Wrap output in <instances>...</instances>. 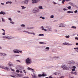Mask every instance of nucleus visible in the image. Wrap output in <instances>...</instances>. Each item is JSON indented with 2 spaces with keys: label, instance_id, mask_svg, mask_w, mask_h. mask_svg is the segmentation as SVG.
<instances>
[{
  "label": "nucleus",
  "instance_id": "obj_37",
  "mask_svg": "<svg viewBox=\"0 0 78 78\" xmlns=\"http://www.w3.org/2000/svg\"><path fill=\"white\" fill-rule=\"evenodd\" d=\"M10 23H11L12 24H14V22L12 21V20L10 22Z\"/></svg>",
  "mask_w": 78,
  "mask_h": 78
},
{
  "label": "nucleus",
  "instance_id": "obj_64",
  "mask_svg": "<svg viewBox=\"0 0 78 78\" xmlns=\"http://www.w3.org/2000/svg\"><path fill=\"white\" fill-rule=\"evenodd\" d=\"M23 78H29L28 77H23Z\"/></svg>",
  "mask_w": 78,
  "mask_h": 78
},
{
  "label": "nucleus",
  "instance_id": "obj_32",
  "mask_svg": "<svg viewBox=\"0 0 78 78\" xmlns=\"http://www.w3.org/2000/svg\"><path fill=\"white\" fill-rule=\"evenodd\" d=\"M50 18L53 19L54 18V15H51L50 16Z\"/></svg>",
  "mask_w": 78,
  "mask_h": 78
},
{
  "label": "nucleus",
  "instance_id": "obj_21",
  "mask_svg": "<svg viewBox=\"0 0 78 78\" xmlns=\"http://www.w3.org/2000/svg\"><path fill=\"white\" fill-rule=\"evenodd\" d=\"M34 27H27L26 28L27 29H33Z\"/></svg>",
  "mask_w": 78,
  "mask_h": 78
},
{
  "label": "nucleus",
  "instance_id": "obj_1",
  "mask_svg": "<svg viewBox=\"0 0 78 78\" xmlns=\"http://www.w3.org/2000/svg\"><path fill=\"white\" fill-rule=\"evenodd\" d=\"M41 28L42 30H43V31H51V28L49 26H46L45 27V28H44V27L42 26L41 27Z\"/></svg>",
  "mask_w": 78,
  "mask_h": 78
},
{
  "label": "nucleus",
  "instance_id": "obj_61",
  "mask_svg": "<svg viewBox=\"0 0 78 78\" xmlns=\"http://www.w3.org/2000/svg\"><path fill=\"white\" fill-rule=\"evenodd\" d=\"M72 71H75V69H72Z\"/></svg>",
  "mask_w": 78,
  "mask_h": 78
},
{
  "label": "nucleus",
  "instance_id": "obj_11",
  "mask_svg": "<svg viewBox=\"0 0 78 78\" xmlns=\"http://www.w3.org/2000/svg\"><path fill=\"white\" fill-rule=\"evenodd\" d=\"M17 67H18V69H19V70H20V69H23V66H18Z\"/></svg>",
  "mask_w": 78,
  "mask_h": 78
},
{
  "label": "nucleus",
  "instance_id": "obj_6",
  "mask_svg": "<svg viewBox=\"0 0 78 78\" xmlns=\"http://www.w3.org/2000/svg\"><path fill=\"white\" fill-rule=\"evenodd\" d=\"M62 68L63 69V70H69V67H67L64 65H62Z\"/></svg>",
  "mask_w": 78,
  "mask_h": 78
},
{
  "label": "nucleus",
  "instance_id": "obj_60",
  "mask_svg": "<svg viewBox=\"0 0 78 78\" xmlns=\"http://www.w3.org/2000/svg\"><path fill=\"white\" fill-rule=\"evenodd\" d=\"M49 78H54L51 76H50L49 77Z\"/></svg>",
  "mask_w": 78,
  "mask_h": 78
},
{
  "label": "nucleus",
  "instance_id": "obj_41",
  "mask_svg": "<svg viewBox=\"0 0 78 78\" xmlns=\"http://www.w3.org/2000/svg\"><path fill=\"white\" fill-rule=\"evenodd\" d=\"M65 1H66L65 0H63L62 1V4H64V2H65Z\"/></svg>",
  "mask_w": 78,
  "mask_h": 78
},
{
  "label": "nucleus",
  "instance_id": "obj_44",
  "mask_svg": "<svg viewBox=\"0 0 78 78\" xmlns=\"http://www.w3.org/2000/svg\"><path fill=\"white\" fill-rule=\"evenodd\" d=\"M33 77H32V78H37V77H36V76H33L32 75Z\"/></svg>",
  "mask_w": 78,
  "mask_h": 78
},
{
  "label": "nucleus",
  "instance_id": "obj_27",
  "mask_svg": "<svg viewBox=\"0 0 78 78\" xmlns=\"http://www.w3.org/2000/svg\"><path fill=\"white\" fill-rule=\"evenodd\" d=\"M23 33H28V34H29V32L27 30H24L23 31Z\"/></svg>",
  "mask_w": 78,
  "mask_h": 78
},
{
  "label": "nucleus",
  "instance_id": "obj_43",
  "mask_svg": "<svg viewBox=\"0 0 78 78\" xmlns=\"http://www.w3.org/2000/svg\"><path fill=\"white\" fill-rule=\"evenodd\" d=\"M39 44H44V42H40Z\"/></svg>",
  "mask_w": 78,
  "mask_h": 78
},
{
  "label": "nucleus",
  "instance_id": "obj_29",
  "mask_svg": "<svg viewBox=\"0 0 78 78\" xmlns=\"http://www.w3.org/2000/svg\"><path fill=\"white\" fill-rule=\"evenodd\" d=\"M7 55L5 53H2V56H6Z\"/></svg>",
  "mask_w": 78,
  "mask_h": 78
},
{
  "label": "nucleus",
  "instance_id": "obj_45",
  "mask_svg": "<svg viewBox=\"0 0 78 78\" xmlns=\"http://www.w3.org/2000/svg\"><path fill=\"white\" fill-rule=\"evenodd\" d=\"M18 51H19V53H22V51L21 50H19Z\"/></svg>",
  "mask_w": 78,
  "mask_h": 78
},
{
  "label": "nucleus",
  "instance_id": "obj_56",
  "mask_svg": "<svg viewBox=\"0 0 78 78\" xmlns=\"http://www.w3.org/2000/svg\"><path fill=\"white\" fill-rule=\"evenodd\" d=\"M75 39H76V40H78V37H75Z\"/></svg>",
  "mask_w": 78,
  "mask_h": 78
},
{
  "label": "nucleus",
  "instance_id": "obj_47",
  "mask_svg": "<svg viewBox=\"0 0 78 78\" xmlns=\"http://www.w3.org/2000/svg\"><path fill=\"white\" fill-rule=\"evenodd\" d=\"M73 69H76V66H73V67H72Z\"/></svg>",
  "mask_w": 78,
  "mask_h": 78
},
{
  "label": "nucleus",
  "instance_id": "obj_14",
  "mask_svg": "<svg viewBox=\"0 0 78 78\" xmlns=\"http://www.w3.org/2000/svg\"><path fill=\"white\" fill-rule=\"evenodd\" d=\"M70 64H75V62L74 61L72 60L70 61Z\"/></svg>",
  "mask_w": 78,
  "mask_h": 78
},
{
  "label": "nucleus",
  "instance_id": "obj_40",
  "mask_svg": "<svg viewBox=\"0 0 78 78\" xmlns=\"http://www.w3.org/2000/svg\"><path fill=\"white\" fill-rule=\"evenodd\" d=\"M69 69H71L72 68V67L71 65H69Z\"/></svg>",
  "mask_w": 78,
  "mask_h": 78
},
{
  "label": "nucleus",
  "instance_id": "obj_28",
  "mask_svg": "<svg viewBox=\"0 0 78 78\" xmlns=\"http://www.w3.org/2000/svg\"><path fill=\"white\" fill-rule=\"evenodd\" d=\"M54 58H56L57 59H58V58H59V57L58 56H55L54 57Z\"/></svg>",
  "mask_w": 78,
  "mask_h": 78
},
{
  "label": "nucleus",
  "instance_id": "obj_25",
  "mask_svg": "<svg viewBox=\"0 0 78 78\" xmlns=\"http://www.w3.org/2000/svg\"><path fill=\"white\" fill-rule=\"evenodd\" d=\"M71 73H73V74H74V75H76L77 73H76V72H71Z\"/></svg>",
  "mask_w": 78,
  "mask_h": 78
},
{
  "label": "nucleus",
  "instance_id": "obj_46",
  "mask_svg": "<svg viewBox=\"0 0 78 78\" xmlns=\"http://www.w3.org/2000/svg\"><path fill=\"white\" fill-rule=\"evenodd\" d=\"M16 72H17V73H19V72H20V71L19 70H17L16 71Z\"/></svg>",
  "mask_w": 78,
  "mask_h": 78
},
{
  "label": "nucleus",
  "instance_id": "obj_7",
  "mask_svg": "<svg viewBox=\"0 0 78 78\" xmlns=\"http://www.w3.org/2000/svg\"><path fill=\"white\" fill-rule=\"evenodd\" d=\"M0 68H1V69H5V70H9V69L8 68V67H5L4 66H0Z\"/></svg>",
  "mask_w": 78,
  "mask_h": 78
},
{
  "label": "nucleus",
  "instance_id": "obj_42",
  "mask_svg": "<svg viewBox=\"0 0 78 78\" xmlns=\"http://www.w3.org/2000/svg\"><path fill=\"white\" fill-rule=\"evenodd\" d=\"M68 45H69V46H72V45H73V44H72L68 43Z\"/></svg>",
  "mask_w": 78,
  "mask_h": 78
},
{
  "label": "nucleus",
  "instance_id": "obj_12",
  "mask_svg": "<svg viewBox=\"0 0 78 78\" xmlns=\"http://www.w3.org/2000/svg\"><path fill=\"white\" fill-rule=\"evenodd\" d=\"M27 70H31L32 72H34V69H32V68H31L30 67H28L27 68Z\"/></svg>",
  "mask_w": 78,
  "mask_h": 78
},
{
  "label": "nucleus",
  "instance_id": "obj_54",
  "mask_svg": "<svg viewBox=\"0 0 78 78\" xmlns=\"http://www.w3.org/2000/svg\"><path fill=\"white\" fill-rule=\"evenodd\" d=\"M17 12H18V13H20V11L19 10H17Z\"/></svg>",
  "mask_w": 78,
  "mask_h": 78
},
{
  "label": "nucleus",
  "instance_id": "obj_24",
  "mask_svg": "<svg viewBox=\"0 0 78 78\" xmlns=\"http://www.w3.org/2000/svg\"><path fill=\"white\" fill-rule=\"evenodd\" d=\"M1 19L2 20V22H5V19H4V18H3L2 17Z\"/></svg>",
  "mask_w": 78,
  "mask_h": 78
},
{
  "label": "nucleus",
  "instance_id": "obj_51",
  "mask_svg": "<svg viewBox=\"0 0 78 78\" xmlns=\"http://www.w3.org/2000/svg\"><path fill=\"white\" fill-rule=\"evenodd\" d=\"M23 73H26V72L25 71V70H23Z\"/></svg>",
  "mask_w": 78,
  "mask_h": 78
},
{
  "label": "nucleus",
  "instance_id": "obj_62",
  "mask_svg": "<svg viewBox=\"0 0 78 78\" xmlns=\"http://www.w3.org/2000/svg\"><path fill=\"white\" fill-rule=\"evenodd\" d=\"M64 76H62L60 78H64Z\"/></svg>",
  "mask_w": 78,
  "mask_h": 78
},
{
  "label": "nucleus",
  "instance_id": "obj_15",
  "mask_svg": "<svg viewBox=\"0 0 78 78\" xmlns=\"http://www.w3.org/2000/svg\"><path fill=\"white\" fill-rule=\"evenodd\" d=\"M15 76H19V77H21V76H22V75L19 74L18 73H16V75H15Z\"/></svg>",
  "mask_w": 78,
  "mask_h": 78
},
{
  "label": "nucleus",
  "instance_id": "obj_2",
  "mask_svg": "<svg viewBox=\"0 0 78 78\" xmlns=\"http://www.w3.org/2000/svg\"><path fill=\"white\" fill-rule=\"evenodd\" d=\"M26 63L27 65H30L32 63V62L31 61V58H28L26 59Z\"/></svg>",
  "mask_w": 78,
  "mask_h": 78
},
{
  "label": "nucleus",
  "instance_id": "obj_13",
  "mask_svg": "<svg viewBox=\"0 0 78 78\" xmlns=\"http://www.w3.org/2000/svg\"><path fill=\"white\" fill-rule=\"evenodd\" d=\"M0 14H3V15H6V12H4L3 11H1V12H0Z\"/></svg>",
  "mask_w": 78,
  "mask_h": 78
},
{
  "label": "nucleus",
  "instance_id": "obj_34",
  "mask_svg": "<svg viewBox=\"0 0 78 78\" xmlns=\"http://www.w3.org/2000/svg\"><path fill=\"white\" fill-rule=\"evenodd\" d=\"M20 26L21 27H25V24H21L20 25Z\"/></svg>",
  "mask_w": 78,
  "mask_h": 78
},
{
  "label": "nucleus",
  "instance_id": "obj_63",
  "mask_svg": "<svg viewBox=\"0 0 78 78\" xmlns=\"http://www.w3.org/2000/svg\"><path fill=\"white\" fill-rule=\"evenodd\" d=\"M76 45H78V43H76Z\"/></svg>",
  "mask_w": 78,
  "mask_h": 78
},
{
  "label": "nucleus",
  "instance_id": "obj_5",
  "mask_svg": "<svg viewBox=\"0 0 78 78\" xmlns=\"http://www.w3.org/2000/svg\"><path fill=\"white\" fill-rule=\"evenodd\" d=\"M29 0H26L22 1L21 2L23 5H27L28 3Z\"/></svg>",
  "mask_w": 78,
  "mask_h": 78
},
{
  "label": "nucleus",
  "instance_id": "obj_4",
  "mask_svg": "<svg viewBox=\"0 0 78 78\" xmlns=\"http://www.w3.org/2000/svg\"><path fill=\"white\" fill-rule=\"evenodd\" d=\"M36 9H37V8L36 7L32 10V12L33 13H38L39 12V9L37 10Z\"/></svg>",
  "mask_w": 78,
  "mask_h": 78
},
{
  "label": "nucleus",
  "instance_id": "obj_26",
  "mask_svg": "<svg viewBox=\"0 0 78 78\" xmlns=\"http://www.w3.org/2000/svg\"><path fill=\"white\" fill-rule=\"evenodd\" d=\"M39 36H44V35L43 34H41L38 35Z\"/></svg>",
  "mask_w": 78,
  "mask_h": 78
},
{
  "label": "nucleus",
  "instance_id": "obj_20",
  "mask_svg": "<svg viewBox=\"0 0 78 78\" xmlns=\"http://www.w3.org/2000/svg\"><path fill=\"white\" fill-rule=\"evenodd\" d=\"M38 8L40 9H43V7H42V6L41 5L38 6Z\"/></svg>",
  "mask_w": 78,
  "mask_h": 78
},
{
  "label": "nucleus",
  "instance_id": "obj_57",
  "mask_svg": "<svg viewBox=\"0 0 78 78\" xmlns=\"http://www.w3.org/2000/svg\"><path fill=\"white\" fill-rule=\"evenodd\" d=\"M63 10L64 11H67V9H66V8H64V9H63Z\"/></svg>",
  "mask_w": 78,
  "mask_h": 78
},
{
  "label": "nucleus",
  "instance_id": "obj_50",
  "mask_svg": "<svg viewBox=\"0 0 78 78\" xmlns=\"http://www.w3.org/2000/svg\"><path fill=\"white\" fill-rule=\"evenodd\" d=\"M5 32H4V33L2 34V35H5Z\"/></svg>",
  "mask_w": 78,
  "mask_h": 78
},
{
  "label": "nucleus",
  "instance_id": "obj_9",
  "mask_svg": "<svg viewBox=\"0 0 78 78\" xmlns=\"http://www.w3.org/2000/svg\"><path fill=\"white\" fill-rule=\"evenodd\" d=\"M38 76L39 77H41L42 76H47V74H44V73H43L42 74H38Z\"/></svg>",
  "mask_w": 78,
  "mask_h": 78
},
{
  "label": "nucleus",
  "instance_id": "obj_8",
  "mask_svg": "<svg viewBox=\"0 0 78 78\" xmlns=\"http://www.w3.org/2000/svg\"><path fill=\"white\" fill-rule=\"evenodd\" d=\"M66 27V24L64 23L60 24L59 25V27Z\"/></svg>",
  "mask_w": 78,
  "mask_h": 78
},
{
  "label": "nucleus",
  "instance_id": "obj_22",
  "mask_svg": "<svg viewBox=\"0 0 78 78\" xmlns=\"http://www.w3.org/2000/svg\"><path fill=\"white\" fill-rule=\"evenodd\" d=\"M21 7L22 9H24L26 8V7H25L24 6H21Z\"/></svg>",
  "mask_w": 78,
  "mask_h": 78
},
{
  "label": "nucleus",
  "instance_id": "obj_30",
  "mask_svg": "<svg viewBox=\"0 0 78 78\" xmlns=\"http://www.w3.org/2000/svg\"><path fill=\"white\" fill-rule=\"evenodd\" d=\"M63 44L65 45H68V43H63Z\"/></svg>",
  "mask_w": 78,
  "mask_h": 78
},
{
  "label": "nucleus",
  "instance_id": "obj_3",
  "mask_svg": "<svg viewBox=\"0 0 78 78\" xmlns=\"http://www.w3.org/2000/svg\"><path fill=\"white\" fill-rule=\"evenodd\" d=\"M3 37L5 39H7L8 40H10V39H13L14 37L11 36H4Z\"/></svg>",
  "mask_w": 78,
  "mask_h": 78
},
{
  "label": "nucleus",
  "instance_id": "obj_38",
  "mask_svg": "<svg viewBox=\"0 0 78 78\" xmlns=\"http://www.w3.org/2000/svg\"><path fill=\"white\" fill-rule=\"evenodd\" d=\"M68 9H71V6H69L67 7Z\"/></svg>",
  "mask_w": 78,
  "mask_h": 78
},
{
  "label": "nucleus",
  "instance_id": "obj_16",
  "mask_svg": "<svg viewBox=\"0 0 78 78\" xmlns=\"http://www.w3.org/2000/svg\"><path fill=\"white\" fill-rule=\"evenodd\" d=\"M8 65L9 66H10L11 67H13V66H14L13 64H12L11 63H9Z\"/></svg>",
  "mask_w": 78,
  "mask_h": 78
},
{
  "label": "nucleus",
  "instance_id": "obj_36",
  "mask_svg": "<svg viewBox=\"0 0 78 78\" xmlns=\"http://www.w3.org/2000/svg\"><path fill=\"white\" fill-rule=\"evenodd\" d=\"M7 19L10 21H12V19L11 18H7Z\"/></svg>",
  "mask_w": 78,
  "mask_h": 78
},
{
  "label": "nucleus",
  "instance_id": "obj_23",
  "mask_svg": "<svg viewBox=\"0 0 78 78\" xmlns=\"http://www.w3.org/2000/svg\"><path fill=\"white\" fill-rule=\"evenodd\" d=\"M69 4L72 6H74V4H73V3L72 2H69Z\"/></svg>",
  "mask_w": 78,
  "mask_h": 78
},
{
  "label": "nucleus",
  "instance_id": "obj_55",
  "mask_svg": "<svg viewBox=\"0 0 78 78\" xmlns=\"http://www.w3.org/2000/svg\"><path fill=\"white\" fill-rule=\"evenodd\" d=\"M78 12L77 10H75L74 11L75 13H76V12Z\"/></svg>",
  "mask_w": 78,
  "mask_h": 78
},
{
  "label": "nucleus",
  "instance_id": "obj_49",
  "mask_svg": "<svg viewBox=\"0 0 78 78\" xmlns=\"http://www.w3.org/2000/svg\"><path fill=\"white\" fill-rule=\"evenodd\" d=\"M10 76H11L13 78H16V76H12V75H10Z\"/></svg>",
  "mask_w": 78,
  "mask_h": 78
},
{
  "label": "nucleus",
  "instance_id": "obj_19",
  "mask_svg": "<svg viewBox=\"0 0 78 78\" xmlns=\"http://www.w3.org/2000/svg\"><path fill=\"white\" fill-rule=\"evenodd\" d=\"M12 4V2L10 1H8L7 2H6V4Z\"/></svg>",
  "mask_w": 78,
  "mask_h": 78
},
{
  "label": "nucleus",
  "instance_id": "obj_10",
  "mask_svg": "<svg viewBox=\"0 0 78 78\" xmlns=\"http://www.w3.org/2000/svg\"><path fill=\"white\" fill-rule=\"evenodd\" d=\"M32 1H33L32 3H37L39 0H32Z\"/></svg>",
  "mask_w": 78,
  "mask_h": 78
},
{
  "label": "nucleus",
  "instance_id": "obj_53",
  "mask_svg": "<svg viewBox=\"0 0 78 78\" xmlns=\"http://www.w3.org/2000/svg\"><path fill=\"white\" fill-rule=\"evenodd\" d=\"M10 69L11 70H12V71H13V72H14V69H13L12 68H11Z\"/></svg>",
  "mask_w": 78,
  "mask_h": 78
},
{
  "label": "nucleus",
  "instance_id": "obj_52",
  "mask_svg": "<svg viewBox=\"0 0 78 78\" xmlns=\"http://www.w3.org/2000/svg\"><path fill=\"white\" fill-rule=\"evenodd\" d=\"M74 50H78V48H74Z\"/></svg>",
  "mask_w": 78,
  "mask_h": 78
},
{
  "label": "nucleus",
  "instance_id": "obj_31",
  "mask_svg": "<svg viewBox=\"0 0 78 78\" xmlns=\"http://www.w3.org/2000/svg\"><path fill=\"white\" fill-rule=\"evenodd\" d=\"M67 13H73V12L68 11L67 12Z\"/></svg>",
  "mask_w": 78,
  "mask_h": 78
},
{
  "label": "nucleus",
  "instance_id": "obj_33",
  "mask_svg": "<svg viewBox=\"0 0 78 78\" xmlns=\"http://www.w3.org/2000/svg\"><path fill=\"white\" fill-rule=\"evenodd\" d=\"M40 19H42L43 20H44L45 19V17H43L42 16L40 17Z\"/></svg>",
  "mask_w": 78,
  "mask_h": 78
},
{
  "label": "nucleus",
  "instance_id": "obj_18",
  "mask_svg": "<svg viewBox=\"0 0 78 78\" xmlns=\"http://www.w3.org/2000/svg\"><path fill=\"white\" fill-rule=\"evenodd\" d=\"M54 74L55 75H61V73H54Z\"/></svg>",
  "mask_w": 78,
  "mask_h": 78
},
{
  "label": "nucleus",
  "instance_id": "obj_59",
  "mask_svg": "<svg viewBox=\"0 0 78 78\" xmlns=\"http://www.w3.org/2000/svg\"><path fill=\"white\" fill-rule=\"evenodd\" d=\"M0 56H3V53H0Z\"/></svg>",
  "mask_w": 78,
  "mask_h": 78
},
{
  "label": "nucleus",
  "instance_id": "obj_48",
  "mask_svg": "<svg viewBox=\"0 0 78 78\" xmlns=\"http://www.w3.org/2000/svg\"><path fill=\"white\" fill-rule=\"evenodd\" d=\"M45 49H46V50H49V49H50V48H49V47H46L45 48Z\"/></svg>",
  "mask_w": 78,
  "mask_h": 78
},
{
  "label": "nucleus",
  "instance_id": "obj_39",
  "mask_svg": "<svg viewBox=\"0 0 78 78\" xmlns=\"http://www.w3.org/2000/svg\"><path fill=\"white\" fill-rule=\"evenodd\" d=\"M65 37H66V38H69V37H70V36H65Z\"/></svg>",
  "mask_w": 78,
  "mask_h": 78
},
{
  "label": "nucleus",
  "instance_id": "obj_58",
  "mask_svg": "<svg viewBox=\"0 0 78 78\" xmlns=\"http://www.w3.org/2000/svg\"><path fill=\"white\" fill-rule=\"evenodd\" d=\"M17 30H21V29L20 28H18Z\"/></svg>",
  "mask_w": 78,
  "mask_h": 78
},
{
  "label": "nucleus",
  "instance_id": "obj_35",
  "mask_svg": "<svg viewBox=\"0 0 78 78\" xmlns=\"http://www.w3.org/2000/svg\"><path fill=\"white\" fill-rule=\"evenodd\" d=\"M71 28L73 29H76V27L75 26H72Z\"/></svg>",
  "mask_w": 78,
  "mask_h": 78
},
{
  "label": "nucleus",
  "instance_id": "obj_17",
  "mask_svg": "<svg viewBox=\"0 0 78 78\" xmlns=\"http://www.w3.org/2000/svg\"><path fill=\"white\" fill-rule=\"evenodd\" d=\"M19 50L17 49H15L13 50V51L14 53H16V52H17V51H19Z\"/></svg>",
  "mask_w": 78,
  "mask_h": 78
}]
</instances>
